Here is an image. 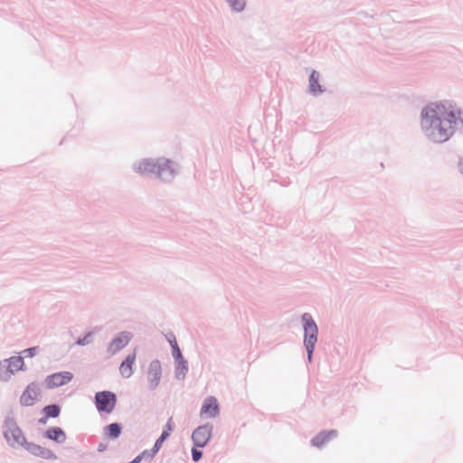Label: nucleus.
<instances>
[{
  "label": "nucleus",
  "instance_id": "obj_8",
  "mask_svg": "<svg viewBox=\"0 0 463 463\" xmlns=\"http://www.w3.org/2000/svg\"><path fill=\"white\" fill-rule=\"evenodd\" d=\"M212 426L203 425L195 429L192 434V439L196 447H204L212 436Z\"/></svg>",
  "mask_w": 463,
  "mask_h": 463
},
{
  "label": "nucleus",
  "instance_id": "obj_28",
  "mask_svg": "<svg viewBox=\"0 0 463 463\" xmlns=\"http://www.w3.org/2000/svg\"><path fill=\"white\" fill-rule=\"evenodd\" d=\"M78 344L79 345H84V341L83 340H80V341H78Z\"/></svg>",
  "mask_w": 463,
  "mask_h": 463
},
{
  "label": "nucleus",
  "instance_id": "obj_12",
  "mask_svg": "<svg viewBox=\"0 0 463 463\" xmlns=\"http://www.w3.org/2000/svg\"><path fill=\"white\" fill-rule=\"evenodd\" d=\"M131 335L128 332L120 333L117 337H115L109 345V351L112 354H115L124 348L130 341Z\"/></svg>",
  "mask_w": 463,
  "mask_h": 463
},
{
  "label": "nucleus",
  "instance_id": "obj_20",
  "mask_svg": "<svg viewBox=\"0 0 463 463\" xmlns=\"http://www.w3.org/2000/svg\"><path fill=\"white\" fill-rule=\"evenodd\" d=\"M60 407L58 405L52 404L48 405L44 408V412L47 417L55 418L58 417L60 414Z\"/></svg>",
  "mask_w": 463,
  "mask_h": 463
},
{
  "label": "nucleus",
  "instance_id": "obj_6",
  "mask_svg": "<svg viewBox=\"0 0 463 463\" xmlns=\"http://www.w3.org/2000/svg\"><path fill=\"white\" fill-rule=\"evenodd\" d=\"M5 438L13 446H23L25 443V437L15 422L8 420L5 424Z\"/></svg>",
  "mask_w": 463,
  "mask_h": 463
},
{
  "label": "nucleus",
  "instance_id": "obj_18",
  "mask_svg": "<svg viewBox=\"0 0 463 463\" xmlns=\"http://www.w3.org/2000/svg\"><path fill=\"white\" fill-rule=\"evenodd\" d=\"M121 433V427L118 423H111L106 428V434L111 439L118 438Z\"/></svg>",
  "mask_w": 463,
  "mask_h": 463
},
{
  "label": "nucleus",
  "instance_id": "obj_26",
  "mask_svg": "<svg viewBox=\"0 0 463 463\" xmlns=\"http://www.w3.org/2000/svg\"><path fill=\"white\" fill-rule=\"evenodd\" d=\"M458 171L463 175V159H460L458 161Z\"/></svg>",
  "mask_w": 463,
  "mask_h": 463
},
{
  "label": "nucleus",
  "instance_id": "obj_3",
  "mask_svg": "<svg viewBox=\"0 0 463 463\" xmlns=\"http://www.w3.org/2000/svg\"><path fill=\"white\" fill-rule=\"evenodd\" d=\"M302 321L304 323L305 330L304 343L307 351V359L310 362L315 349V345L317 341L318 329L311 315L305 313L302 316Z\"/></svg>",
  "mask_w": 463,
  "mask_h": 463
},
{
  "label": "nucleus",
  "instance_id": "obj_23",
  "mask_svg": "<svg viewBox=\"0 0 463 463\" xmlns=\"http://www.w3.org/2000/svg\"><path fill=\"white\" fill-rule=\"evenodd\" d=\"M38 351V347H31L28 349L24 350L22 353L24 354L25 357H33Z\"/></svg>",
  "mask_w": 463,
  "mask_h": 463
},
{
  "label": "nucleus",
  "instance_id": "obj_17",
  "mask_svg": "<svg viewBox=\"0 0 463 463\" xmlns=\"http://www.w3.org/2000/svg\"><path fill=\"white\" fill-rule=\"evenodd\" d=\"M233 12L241 13L245 9L246 0H225Z\"/></svg>",
  "mask_w": 463,
  "mask_h": 463
},
{
  "label": "nucleus",
  "instance_id": "obj_9",
  "mask_svg": "<svg viewBox=\"0 0 463 463\" xmlns=\"http://www.w3.org/2000/svg\"><path fill=\"white\" fill-rule=\"evenodd\" d=\"M40 389L34 383H30L20 397V402L24 406H32L37 401Z\"/></svg>",
  "mask_w": 463,
  "mask_h": 463
},
{
  "label": "nucleus",
  "instance_id": "obj_11",
  "mask_svg": "<svg viewBox=\"0 0 463 463\" xmlns=\"http://www.w3.org/2000/svg\"><path fill=\"white\" fill-rule=\"evenodd\" d=\"M161 374L162 369L159 361H152L147 372V379L151 388H156L158 385Z\"/></svg>",
  "mask_w": 463,
  "mask_h": 463
},
{
  "label": "nucleus",
  "instance_id": "obj_27",
  "mask_svg": "<svg viewBox=\"0 0 463 463\" xmlns=\"http://www.w3.org/2000/svg\"><path fill=\"white\" fill-rule=\"evenodd\" d=\"M175 342H176L175 338L173 337V338H169V343L172 346V349H174V345H175Z\"/></svg>",
  "mask_w": 463,
  "mask_h": 463
},
{
  "label": "nucleus",
  "instance_id": "obj_4",
  "mask_svg": "<svg viewBox=\"0 0 463 463\" xmlns=\"http://www.w3.org/2000/svg\"><path fill=\"white\" fill-rule=\"evenodd\" d=\"M24 366V358L21 356H12L0 363V379L8 381L11 377Z\"/></svg>",
  "mask_w": 463,
  "mask_h": 463
},
{
  "label": "nucleus",
  "instance_id": "obj_15",
  "mask_svg": "<svg viewBox=\"0 0 463 463\" xmlns=\"http://www.w3.org/2000/svg\"><path fill=\"white\" fill-rule=\"evenodd\" d=\"M335 437V430L322 431L313 438L312 444L317 448H320Z\"/></svg>",
  "mask_w": 463,
  "mask_h": 463
},
{
  "label": "nucleus",
  "instance_id": "obj_7",
  "mask_svg": "<svg viewBox=\"0 0 463 463\" xmlns=\"http://www.w3.org/2000/svg\"><path fill=\"white\" fill-rule=\"evenodd\" d=\"M73 378L71 372L55 373L45 379V384L48 388H57L69 383Z\"/></svg>",
  "mask_w": 463,
  "mask_h": 463
},
{
  "label": "nucleus",
  "instance_id": "obj_16",
  "mask_svg": "<svg viewBox=\"0 0 463 463\" xmlns=\"http://www.w3.org/2000/svg\"><path fill=\"white\" fill-rule=\"evenodd\" d=\"M47 437L58 442H63L65 440V433L60 428H52L46 432Z\"/></svg>",
  "mask_w": 463,
  "mask_h": 463
},
{
  "label": "nucleus",
  "instance_id": "obj_22",
  "mask_svg": "<svg viewBox=\"0 0 463 463\" xmlns=\"http://www.w3.org/2000/svg\"><path fill=\"white\" fill-rule=\"evenodd\" d=\"M165 441V439H163L161 436L156 439L154 448L152 449V456H154L162 447L163 443Z\"/></svg>",
  "mask_w": 463,
  "mask_h": 463
},
{
  "label": "nucleus",
  "instance_id": "obj_19",
  "mask_svg": "<svg viewBox=\"0 0 463 463\" xmlns=\"http://www.w3.org/2000/svg\"><path fill=\"white\" fill-rule=\"evenodd\" d=\"M452 106L454 109V121H455V130L457 129L458 125H461L463 128V110L459 109L456 103L452 101Z\"/></svg>",
  "mask_w": 463,
  "mask_h": 463
},
{
  "label": "nucleus",
  "instance_id": "obj_5",
  "mask_svg": "<svg viewBox=\"0 0 463 463\" xmlns=\"http://www.w3.org/2000/svg\"><path fill=\"white\" fill-rule=\"evenodd\" d=\"M117 397L109 391L99 392L95 395V403L99 412L111 413L115 409Z\"/></svg>",
  "mask_w": 463,
  "mask_h": 463
},
{
  "label": "nucleus",
  "instance_id": "obj_14",
  "mask_svg": "<svg viewBox=\"0 0 463 463\" xmlns=\"http://www.w3.org/2000/svg\"><path fill=\"white\" fill-rule=\"evenodd\" d=\"M137 353L134 351L128 354L119 366V373L125 378H129L133 373V365L135 364Z\"/></svg>",
  "mask_w": 463,
  "mask_h": 463
},
{
  "label": "nucleus",
  "instance_id": "obj_21",
  "mask_svg": "<svg viewBox=\"0 0 463 463\" xmlns=\"http://www.w3.org/2000/svg\"><path fill=\"white\" fill-rule=\"evenodd\" d=\"M172 430H173V419L169 418L168 421L165 427V430H163V432L161 434V437L165 439L166 438H168L170 436Z\"/></svg>",
  "mask_w": 463,
  "mask_h": 463
},
{
  "label": "nucleus",
  "instance_id": "obj_25",
  "mask_svg": "<svg viewBox=\"0 0 463 463\" xmlns=\"http://www.w3.org/2000/svg\"><path fill=\"white\" fill-rule=\"evenodd\" d=\"M192 456L194 461H198L202 458V452L196 449H192Z\"/></svg>",
  "mask_w": 463,
  "mask_h": 463
},
{
  "label": "nucleus",
  "instance_id": "obj_1",
  "mask_svg": "<svg viewBox=\"0 0 463 463\" xmlns=\"http://www.w3.org/2000/svg\"><path fill=\"white\" fill-rule=\"evenodd\" d=\"M454 109L451 100L430 102L420 111V129L435 144L449 140L455 134Z\"/></svg>",
  "mask_w": 463,
  "mask_h": 463
},
{
  "label": "nucleus",
  "instance_id": "obj_24",
  "mask_svg": "<svg viewBox=\"0 0 463 463\" xmlns=\"http://www.w3.org/2000/svg\"><path fill=\"white\" fill-rule=\"evenodd\" d=\"M173 355L175 359H180L182 357L181 351L178 347L177 342H175L174 349H173Z\"/></svg>",
  "mask_w": 463,
  "mask_h": 463
},
{
  "label": "nucleus",
  "instance_id": "obj_2",
  "mask_svg": "<svg viewBox=\"0 0 463 463\" xmlns=\"http://www.w3.org/2000/svg\"><path fill=\"white\" fill-rule=\"evenodd\" d=\"M133 169L138 174L153 175L164 183H170L178 175L180 165L165 157L145 158L135 163Z\"/></svg>",
  "mask_w": 463,
  "mask_h": 463
},
{
  "label": "nucleus",
  "instance_id": "obj_13",
  "mask_svg": "<svg viewBox=\"0 0 463 463\" xmlns=\"http://www.w3.org/2000/svg\"><path fill=\"white\" fill-rule=\"evenodd\" d=\"M326 90L319 83V73L316 70H312L308 79V92L317 96L318 93H323Z\"/></svg>",
  "mask_w": 463,
  "mask_h": 463
},
{
  "label": "nucleus",
  "instance_id": "obj_10",
  "mask_svg": "<svg viewBox=\"0 0 463 463\" xmlns=\"http://www.w3.org/2000/svg\"><path fill=\"white\" fill-rule=\"evenodd\" d=\"M201 416L204 418H213L219 414V405L214 397L205 399L202 408Z\"/></svg>",
  "mask_w": 463,
  "mask_h": 463
}]
</instances>
